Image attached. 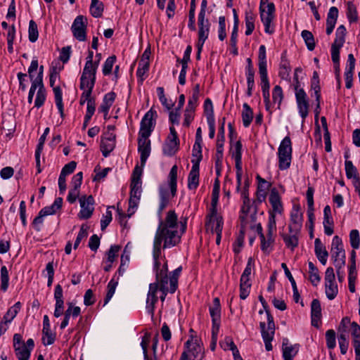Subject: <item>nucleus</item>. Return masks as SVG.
<instances>
[{"label": "nucleus", "instance_id": "nucleus-55", "mask_svg": "<svg viewBox=\"0 0 360 360\" xmlns=\"http://www.w3.org/2000/svg\"><path fill=\"white\" fill-rule=\"evenodd\" d=\"M338 343L341 353L342 354H345L347 352V349L349 347L348 336L346 332L342 331L338 335Z\"/></svg>", "mask_w": 360, "mask_h": 360}, {"label": "nucleus", "instance_id": "nucleus-23", "mask_svg": "<svg viewBox=\"0 0 360 360\" xmlns=\"http://www.w3.org/2000/svg\"><path fill=\"white\" fill-rule=\"evenodd\" d=\"M314 252L316 257L319 262L326 265L328 257V252L326 249L324 245L321 243L319 238H316L314 241Z\"/></svg>", "mask_w": 360, "mask_h": 360}, {"label": "nucleus", "instance_id": "nucleus-50", "mask_svg": "<svg viewBox=\"0 0 360 360\" xmlns=\"http://www.w3.org/2000/svg\"><path fill=\"white\" fill-rule=\"evenodd\" d=\"M260 240H261V249L265 253H270V252L273 249V245L274 243V240L266 238L265 235L264 233L260 234Z\"/></svg>", "mask_w": 360, "mask_h": 360}, {"label": "nucleus", "instance_id": "nucleus-36", "mask_svg": "<svg viewBox=\"0 0 360 360\" xmlns=\"http://www.w3.org/2000/svg\"><path fill=\"white\" fill-rule=\"evenodd\" d=\"M63 205V198H56L53 203L50 206H46L41 209L42 214H45L46 216L54 214L56 212L60 210Z\"/></svg>", "mask_w": 360, "mask_h": 360}, {"label": "nucleus", "instance_id": "nucleus-7", "mask_svg": "<svg viewBox=\"0 0 360 360\" xmlns=\"http://www.w3.org/2000/svg\"><path fill=\"white\" fill-rule=\"evenodd\" d=\"M87 19L83 15H78L74 20L71 31L73 37L79 41L86 40Z\"/></svg>", "mask_w": 360, "mask_h": 360}, {"label": "nucleus", "instance_id": "nucleus-8", "mask_svg": "<svg viewBox=\"0 0 360 360\" xmlns=\"http://www.w3.org/2000/svg\"><path fill=\"white\" fill-rule=\"evenodd\" d=\"M141 184L137 181L131 183L130 198L129 200L128 217H130L138 207L141 195Z\"/></svg>", "mask_w": 360, "mask_h": 360}, {"label": "nucleus", "instance_id": "nucleus-47", "mask_svg": "<svg viewBox=\"0 0 360 360\" xmlns=\"http://www.w3.org/2000/svg\"><path fill=\"white\" fill-rule=\"evenodd\" d=\"M346 36V28L343 25H340L335 32V39L333 44H338V46H343L345 41Z\"/></svg>", "mask_w": 360, "mask_h": 360}, {"label": "nucleus", "instance_id": "nucleus-58", "mask_svg": "<svg viewBox=\"0 0 360 360\" xmlns=\"http://www.w3.org/2000/svg\"><path fill=\"white\" fill-rule=\"evenodd\" d=\"M9 275L6 266L1 268V289L5 292L8 288Z\"/></svg>", "mask_w": 360, "mask_h": 360}, {"label": "nucleus", "instance_id": "nucleus-62", "mask_svg": "<svg viewBox=\"0 0 360 360\" xmlns=\"http://www.w3.org/2000/svg\"><path fill=\"white\" fill-rule=\"evenodd\" d=\"M349 241L353 249H358L360 246V236L359 231L353 229L349 233Z\"/></svg>", "mask_w": 360, "mask_h": 360}, {"label": "nucleus", "instance_id": "nucleus-17", "mask_svg": "<svg viewBox=\"0 0 360 360\" xmlns=\"http://www.w3.org/2000/svg\"><path fill=\"white\" fill-rule=\"evenodd\" d=\"M116 136L114 133H105V136L101 139V150L104 157H108L115 147Z\"/></svg>", "mask_w": 360, "mask_h": 360}, {"label": "nucleus", "instance_id": "nucleus-63", "mask_svg": "<svg viewBox=\"0 0 360 360\" xmlns=\"http://www.w3.org/2000/svg\"><path fill=\"white\" fill-rule=\"evenodd\" d=\"M115 61V56H111L105 60L102 70L104 75H108L111 73L112 67Z\"/></svg>", "mask_w": 360, "mask_h": 360}, {"label": "nucleus", "instance_id": "nucleus-5", "mask_svg": "<svg viewBox=\"0 0 360 360\" xmlns=\"http://www.w3.org/2000/svg\"><path fill=\"white\" fill-rule=\"evenodd\" d=\"M330 252L334 266L342 268L345 265V252L342 239L338 236L333 238Z\"/></svg>", "mask_w": 360, "mask_h": 360}, {"label": "nucleus", "instance_id": "nucleus-25", "mask_svg": "<svg viewBox=\"0 0 360 360\" xmlns=\"http://www.w3.org/2000/svg\"><path fill=\"white\" fill-rule=\"evenodd\" d=\"M209 311L212 322L217 325V322L221 321V304L218 297H215L213 300L212 304L210 307Z\"/></svg>", "mask_w": 360, "mask_h": 360}, {"label": "nucleus", "instance_id": "nucleus-6", "mask_svg": "<svg viewBox=\"0 0 360 360\" xmlns=\"http://www.w3.org/2000/svg\"><path fill=\"white\" fill-rule=\"evenodd\" d=\"M157 112L150 108L143 117L139 135L150 136L156 124Z\"/></svg>", "mask_w": 360, "mask_h": 360}, {"label": "nucleus", "instance_id": "nucleus-59", "mask_svg": "<svg viewBox=\"0 0 360 360\" xmlns=\"http://www.w3.org/2000/svg\"><path fill=\"white\" fill-rule=\"evenodd\" d=\"M29 40L31 42H35L39 37V32L37 29V25L34 20H30L29 22Z\"/></svg>", "mask_w": 360, "mask_h": 360}, {"label": "nucleus", "instance_id": "nucleus-13", "mask_svg": "<svg viewBox=\"0 0 360 360\" xmlns=\"http://www.w3.org/2000/svg\"><path fill=\"white\" fill-rule=\"evenodd\" d=\"M150 136L139 135L138 137V152L140 154L141 165H145L148 158L150 156L151 146Z\"/></svg>", "mask_w": 360, "mask_h": 360}, {"label": "nucleus", "instance_id": "nucleus-28", "mask_svg": "<svg viewBox=\"0 0 360 360\" xmlns=\"http://www.w3.org/2000/svg\"><path fill=\"white\" fill-rule=\"evenodd\" d=\"M352 335L354 338V347L356 356H360V326L356 323L351 324Z\"/></svg>", "mask_w": 360, "mask_h": 360}, {"label": "nucleus", "instance_id": "nucleus-56", "mask_svg": "<svg viewBox=\"0 0 360 360\" xmlns=\"http://www.w3.org/2000/svg\"><path fill=\"white\" fill-rule=\"evenodd\" d=\"M345 172L346 176L348 179H359L357 174L356 168L354 166L353 163L350 160H345Z\"/></svg>", "mask_w": 360, "mask_h": 360}, {"label": "nucleus", "instance_id": "nucleus-3", "mask_svg": "<svg viewBox=\"0 0 360 360\" xmlns=\"http://www.w3.org/2000/svg\"><path fill=\"white\" fill-rule=\"evenodd\" d=\"M259 300L266 311L267 318V326L266 325L265 322L262 321L259 323L262 337L264 342L266 349L267 351H271L272 350L271 341L274 339L275 333V323L274 321V317L269 311L268 304L264 297L262 295H259Z\"/></svg>", "mask_w": 360, "mask_h": 360}, {"label": "nucleus", "instance_id": "nucleus-4", "mask_svg": "<svg viewBox=\"0 0 360 360\" xmlns=\"http://www.w3.org/2000/svg\"><path fill=\"white\" fill-rule=\"evenodd\" d=\"M292 143L289 136H285L278 148V167L285 170L290 167L292 160Z\"/></svg>", "mask_w": 360, "mask_h": 360}, {"label": "nucleus", "instance_id": "nucleus-43", "mask_svg": "<svg viewBox=\"0 0 360 360\" xmlns=\"http://www.w3.org/2000/svg\"><path fill=\"white\" fill-rule=\"evenodd\" d=\"M181 267L176 268L172 272L169 277L170 293H174L178 287V278L181 272Z\"/></svg>", "mask_w": 360, "mask_h": 360}, {"label": "nucleus", "instance_id": "nucleus-12", "mask_svg": "<svg viewBox=\"0 0 360 360\" xmlns=\"http://www.w3.org/2000/svg\"><path fill=\"white\" fill-rule=\"evenodd\" d=\"M59 75L56 71L53 70L51 75H50V86L53 88V91L54 93V98H55V102L56 107L60 112V115L61 117H64V112H63V94L62 90L60 86H54V84L56 81V79L58 78Z\"/></svg>", "mask_w": 360, "mask_h": 360}, {"label": "nucleus", "instance_id": "nucleus-31", "mask_svg": "<svg viewBox=\"0 0 360 360\" xmlns=\"http://www.w3.org/2000/svg\"><path fill=\"white\" fill-rule=\"evenodd\" d=\"M241 117L243 126L246 128L248 127L253 119V111L250 105L246 103L243 105Z\"/></svg>", "mask_w": 360, "mask_h": 360}, {"label": "nucleus", "instance_id": "nucleus-38", "mask_svg": "<svg viewBox=\"0 0 360 360\" xmlns=\"http://www.w3.org/2000/svg\"><path fill=\"white\" fill-rule=\"evenodd\" d=\"M21 308V303L16 302L13 306L10 307L6 314L4 316L3 319L6 323H10L16 316Z\"/></svg>", "mask_w": 360, "mask_h": 360}, {"label": "nucleus", "instance_id": "nucleus-61", "mask_svg": "<svg viewBox=\"0 0 360 360\" xmlns=\"http://www.w3.org/2000/svg\"><path fill=\"white\" fill-rule=\"evenodd\" d=\"M204 110L207 117V122L214 120L213 105L212 101L210 98H207L205 101Z\"/></svg>", "mask_w": 360, "mask_h": 360}, {"label": "nucleus", "instance_id": "nucleus-14", "mask_svg": "<svg viewBox=\"0 0 360 360\" xmlns=\"http://www.w3.org/2000/svg\"><path fill=\"white\" fill-rule=\"evenodd\" d=\"M198 41L199 46H203L208 38L210 28V22L205 15H198Z\"/></svg>", "mask_w": 360, "mask_h": 360}, {"label": "nucleus", "instance_id": "nucleus-15", "mask_svg": "<svg viewBox=\"0 0 360 360\" xmlns=\"http://www.w3.org/2000/svg\"><path fill=\"white\" fill-rule=\"evenodd\" d=\"M302 213L300 207L294 206L290 213V223L288 226L289 232H300L302 225Z\"/></svg>", "mask_w": 360, "mask_h": 360}, {"label": "nucleus", "instance_id": "nucleus-44", "mask_svg": "<svg viewBox=\"0 0 360 360\" xmlns=\"http://www.w3.org/2000/svg\"><path fill=\"white\" fill-rule=\"evenodd\" d=\"M261 88L262 91V95L265 103L266 108L269 110L270 105V84L269 80H262Z\"/></svg>", "mask_w": 360, "mask_h": 360}, {"label": "nucleus", "instance_id": "nucleus-27", "mask_svg": "<svg viewBox=\"0 0 360 360\" xmlns=\"http://www.w3.org/2000/svg\"><path fill=\"white\" fill-rule=\"evenodd\" d=\"M266 10L265 8H262V6H259L260 11V18L262 22H271L274 19V13L275 12V6L274 4L271 2L266 5Z\"/></svg>", "mask_w": 360, "mask_h": 360}, {"label": "nucleus", "instance_id": "nucleus-35", "mask_svg": "<svg viewBox=\"0 0 360 360\" xmlns=\"http://www.w3.org/2000/svg\"><path fill=\"white\" fill-rule=\"evenodd\" d=\"M290 235L283 234V239L286 246L293 250L298 245V237L297 234L299 232H290Z\"/></svg>", "mask_w": 360, "mask_h": 360}, {"label": "nucleus", "instance_id": "nucleus-1", "mask_svg": "<svg viewBox=\"0 0 360 360\" xmlns=\"http://www.w3.org/2000/svg\"><path fill=\"white\" fill-rule=\"evenodd\" d=\"M186 229V222L178 224V217L174 210L167 213L165 220H160L153 241V259L160 258L161 247L163 249L170 248L176 245L180 241L182 234Z\"/></svg>", "mask_w": 360, "mask_h": 360}, {"label": "nucleus", "instance_id": "nucleus-16", "mask_svg": "<svg viewBox=\"0 0 360 360\" xmlns=\"http://www.w3.org/2000/svg\"><path fill=\"white\" fill-rule=\"evenodd\" d=\"M257 203L256 201H253L252 202H251L250 200L243 202V205L240 209L241 214L240 215V219L243 226L247 223L248 214H250L251 218L255 215L257 212Z\"/></svg>", "mask_w": 360, "mask_h": 360}, {"label": "nucleus", "instance_id": "nucleus-30", "mask_svg": "<svg viewBox=\"0 0 360 360\" xmlns=\"http://www.w3.org/2000/svg\"><path fill=\"white\" fill-rule=\"evenodd\" d=\"M251 283H250V278L245 276H240V297L242 300H245L250 291Z\"/></svg>", "mask_w": 360, "mask_h": 360}, {"label": "nucleus", "instance_id": "nucleus-20", "mask_svg": "<svg viewBox=\"0 0 360 360\" xmlns=\"http://www.w3.org/2000/svg\"><path fill=\"white\" fill-rule=\"evenodd\" d=\"M311 325L316 328H319L321 319V307L320 302L314 299L311 304Z\"/></svg>", "mask_w": 360, "mask_h": 360}, {"label": "nucleus", "instance_id": "nucleus-22", "mask_svg": "<svg viewBox=\"0 0 360 360\" xmlns=\"http://www.w3.org/2000/svg\"><path fill=\"white\" fill-rule=\"evenodd\" d=\"M269 200L272 207L273 212L275 213L281 214L283 208L280 195L276 188H274L271 190Z\"/></svg>", "mask_w": 360, "mask_h": 360}, {"label": "nucleus", "instance_id": "nucleus-2", "mask_svg": "<svg viewBox=\"0 0 360 360\" xmlns=\"http://www.w3.org/2000/svg\"><path fill=\"white\" fill-rule=\"evenodd\" d=\"M154 260V271H155V281L149 285V289L147 295L146 300V310L153 319L154 316L155 304L158 300L157 292L158 290L169 289L168 287V278L167 272L168 267L167 262L161 266L160 258L153 259Z\"/></svg>", "mask_w": 360, "mask_h": 360}, {"label": "nucleus", "instance_id": "nucleus-19", "mask_svg": "<svg viewBox=\"0 0 360 360\" xmlns=\"http://www.w3.org/2000/svg\"><path fill=\"white\" fill-rule=\"evenodd\" d=\"M323 224L325 234L327 236H331L334 232V221L332 217L331 208L329 205H326L323 209Z\"/></svg>", "mask_w": 360, "mask_h": 360}, {"label": "nucleus", "instance_id": "nucleus-64", "mask_svg": "<svg viewBox=\"0 0 360 360\" xmlns=\"http://www.w3.org/2000/svg\"><path fill=\"white\" fill-rule=\"evenodd\" d=\"M160 204L158 208V214L160 216L162 211L165 209L169 203V195L167 191L161 190L160 192Z\"/></svg>", "mask_w": 360, "mask_h": 360}, {"label": "nucleus", "instance_id": "nucleus-46", "mask_svg": "<svg viewBox=\"0 0 360 360\" xmlns=\"http://www.w3.org/2000/svg\"><path fill=\"white\" fill-rule=\"evenodd\" d=\"M98 67V62L87 63L86 62L82 75L96 77V73Z\"/></svg>", "mask_w": 360, "mask_h": 360}, {"label": "nucleus", "instance_id": "nucleus-9", "mask_svg": "<svg viewBox=\"0 0 360 360\" xmlns=\"http://www.w3.org/2000/svg\"><path fill=\"white\" fill-rule=\"evenodd\" d=\"M187 351L184 352L187 354V359H191L192 360H202L204 354V349L202 345L198 342L197 339L191 338L188 340L185 343Z\"/></svg>", "mask_w": 360, "mask_h": 360}, {"label": "nucleus", "instance_id": "nucleus-39", "mask_svg": "<svg viewBox=\"0 0 360 360\" xmlns=\"http://www.w3.org/2000/svg\"><path fill=\"white\" fill-rule=\"evenodd\" d=\"M308 264L309 280L313 285L316 286L321 281L319 270L311 262H309Z\"/></svg>", "mask_w": 360, "mask_h": 360}, {"label": "nucleus", "instance_id": "nucleus-33", "mask_svg": "<svg viewBox=\"0 0 360 360\" xmlns=\"http://www.w3.org/2000/svg\"><path fill=\"white\" fill-rule=\"evenodd\" d=\"M281 267L284 270V272H285V274L286 277L288 278V280L290 281H291V285H292V290H293V299H294L295 302H298L300 296V294H299V292H298V290H297V285H296L295 281L294 278L292 277L290 271H289L286 264L282 263L281 264Z\"/></svg>", "mask_w": 360, "mask_h": 360}, {"label": "nucleus", "instance_id": "nucleus-24", "mask_svg": "<svg viewBox=\"0 0 360 360\" xmlns=\"http://www.w3.org/2000/svg\"><path fill=\"white\" fill-rule=\"evenodd\" d=\"M179 139H172L167 138L163 145L162 151L164 155L167 156L174 155L179 149Z\"/></svg>", "mask_w": 360, "mask_h": 360}, {"label": "nucleus", "instance_id": "nucleus-11", "mask_svg": "<svg viewBox=\"0 0 360 360\" xmlns=\"http://www.w3.org/2000/svg\"><path fill=\"white\" fill-rule=\"evenodd\" d=\"M207 219V220L205 224L207 231L212 233L222 232L224 224L223 219L218 214L217 210H215L214 212H213V210H210Z\"/></svg>", "mask_w": 360, "mask_h": 360}, {"label": "nucleus", "instance_id": "nucleus-37", "mask_svg": "<svg viewBox=\"0 0 360 360\" xmlns=\"http://www.w3.org/2000/svg\"><path fill=\"white\" fill-rule=\"evenodd\" d=\"M255 15L251 11H247L245 12V34L247 36L250 35L255 30Z\"/></svg>", "mask_w": 360, "mask_h": 360}, {"label": "nucleus", "instance_id": "nucleus-53", "mask_svg": "<svg viewBox=\"0 0 360 360\" xmlns=\"http://www.w3.org/2000/svg\"><path fill=\"white\" fill-rule=\"evenodd\" d=\"M326 295L328 300L335 299L338 293V285L335 282L325 283Z\"/></svg>", "mask_w": 360, "mask_h": 360}, {"label": "nucleus", "instance_id": "nucleus-26", "mask_svg": "<svg viewBox=\"0 0 360 360\" xmlns=\"http://www.w3.org/2000/svg\"><path fill=\"white\" fill-rule=\"evenodd\" d=\"M115 98L116 94L113 91L106 94L103 97L102 104L99 107L98 110L103 112L105 115H108V111L110 107L112 105Z\"/></svg>", "mask_w": 360, "mask_h": 360}, {"label": "nucleus", "instance_id": "nucleus-40", "mask_svg": "<svg viewBox=\"0 0 360 360\" xmlns=\"http://www.w3.org/2000/svg\"><path fill=\"white\" fill-rule=\"evenodd\" d=\"M219 197V179H216L214 181V184L213 186L212 193V202H211V208L210 210H213V212H215L217 209L218 200Z\"/></svg>", "mask_w": 360, "mask_h": 360}, {"label": "nucleus", "instance_id": "nucleus-18", "mask_svg": "<svg viewBox=\"0 0 360 360\" xmlns=\"http://www.w3.org/2000/svg\"><path fill=\"white\" fill-rule=\"evenodd\" d=\"M258 60L259 73L261 81L269 80L266 68V47L264 45H261L259 48Z\"/></svg>", "mask_w": 360, "mask_h": 360}, {"label": "nucleus", "instance_id": "nucleus-54", "mask_svg": "<svg viewBox=\"0 0 360 360\" xmlns=\"http://www.w3.org/2000/svg\"><path fill=\"white\" fill-rule=\"evenodd\" d=\"M347 17L349 22H354L358 20L356 8L354 4L350 1L347 4Z\"/></svg>", "mask_w": 360, "mask_h": 360}, {"label": "nucleus", "instance_id": "nucleus-49", "mask_svg": "<svg viewBox=\"0 0 360 360\" xmlns=\"http://www.w3.org/2000/svg\"><path fill=\"white\" fill-rule=\"evenodd\" d=\"M118 281L112 278L107 285V294L104 300V305L107 304L115 294Z\"/></svg>", "mask_w": 360, "mask_h": 360}, {"label": "nucleus", "instance_id": "nucleus-60", "mask_svg": "<svg viewBox=\"0 0 360 360\" xmlns=\"http://www.w3.org/2000/svg\"><path fill=\"white\" fill-rule=\"evenodd\" d=\"M326 345L329 349H333L336 346L335 332L333 329L326 332Z\"/></svg>", "mask_w": 360, "mask_h": 360}, {"label": "nucleus", "instance_id": "nucleus-29", "mask_svg": "<svg viewBox=\"0 0 360 360\" xmlns=\"http://www.w3.org/2000/svg\"><path fill=\"white\" fill-rule=\"evenodd\" d=\"M283 357H294L299 350L298 345H290L288 338H284L282 342Z\"/></svg>", "mask_w": 360, "mask_h": 360}, {"label": "nucleus", "instance_id": "nucleus-41", "mask_svg": "<svg viewBox=\"0 0 360 360\" xmlns=\"http://www.w3.org/2000/svg\"><path fill=\"white\" fill-rule=\"evenodd\" d=\"M103 12V4L99 0H91L90 13L94 18H100Z\"/></svg>", "mask_w": 360, "mask_h": 360}, {"label": "nucleus", "instance_id": "nucleus-45", "mask_svg": "<svg viewBox=\"0 0 360 360\" xmlns=\"http://www.w3.org/2000/svg\"><path fill=\"white\" fill-rule=\"evenodd\" d=\"M301 36L304 39L306 46L309 51H313L315 48V40L313 34L308 30H303Z\"/></svg>", "mask_w": 360, "mask_h": 360}, {"label": "nucleus", "instance_id": "nucleus-32", "mask_svg": "<svg viewBox=\"0 0 360 360\" xmlns=\"http://www.w3.org/2000/svg\"><path fill=\"white\" fill-rule=\"evenodd\" d=\"M291 68L289 61L286 59L284 53L281 56L279 68V77L283 79H287L289 77Z\"/></svg>", "mask_w": 360, "mask_h": 360}, {"label": "nucleus", "instance_id": "nucleus-34", "mask_svg": "<svg viewBox=\"0 0 360 360\" xmlns=\"http://www.w3.org/2000/svg\"><path fill=\"white\" fill-rule=\"evenodd\" d=\"M177 172L178 167L176 165H174L169 174V184L171 189L172 195L174 197L176 193L177 188Z\"/></svg>", "mask_w": 360, "mask_h": 360}, {"label": "nucleus", "instance_id": "nucleus-52", "mask_svg": "<svg viewBox=\"0 0 360 360\" xmlns=\"http://www.w3.org/2000/svg\"><path fill=\"white\" fill-rule=\"evenodd\" d=\"M42 342L44 345H51L53 344L56 340V334L51 332L50 328L42 329Z\"/></svg>", "mask_w": 360, "mask_h": 360}, {"label": "nucleus", "instance_id": "nucleus-42", "mask_svg": "<svg viewBox=\"0 0 360 360\" xmlns=\"http://www.w3.org/2000/svg\"><path fill=\"white\" fill-rule=\"evenodd\" d=\"M95 82L96 77L82 75L80 78V89L82 90H90V91H92L95 84Z\"/></svg>", "mask_w": 360, "mask_h": 360}, {"label": "nucleus", "instance_id": "nucleus-51", "mask_svg": "<svg viewBox=\"0 0 360 360\" xmlns=\"http://www.w3.org/2000/svg\"><path fill=\"white\" fill-rule=\"evenodd\" d=\"M46 89L43 84V85H41V86L39 87V89H38V91L37 92V96H36V98L34 101V107H36L37 108H39L40 107H41L46 101Z\"/></svg>", "mask_w": 360, "mask_h": 360}, {"label": "nucleus", "instance_id": "nucleus-57", "mask_svg": "<svg viewBox=\"0 0 360 360\" xmlns=\"http://www.w3.org/2000/svg\"><path fill=\"white\" fill-rule=\"evenodd\" d=\"M276 229V220L274 214L271 213L268 224V231L265 236L266 238L272 239L275 240L274 233Z\"/></svg>", "mask_w": 360, "mask_h": 360}, {"label": "nucleus", "instance_id": "nucleus-21", "mask_svg": "<svg viewBox=\"0 0 360 360\" xmlns=\"http://www.w3.org/2000/svg\"><path fill=\"white\" fill-rule=\"evenodd\" d=\"M193 166L188 176V188L189 190H195L199 184V165L192 160Z\"/></svg>", "mask_w": 360, "mask_h": 360}, {"label": "nucleus", "instance_id": "nucleus-10", "mask_svg": "<svg viewBox=\"0 0 360 360\" xmlns=\"http://www.w3.org/2000/svg\"><path fill=\"white\" fill-rule=\"evenodd\" d=\"M81 210L78 213V217L81 219L90 218L94 210V199L92 195H82L79 199Z\"/></svg>", "mask_w": 360, "mask_h": 360}, {"label": "nucleus", "instance_id": "nucleus-48", "mask_svg": "<svg viewBox=\"0 0 360 360\" xmlns=\"http://www.w3.org/2000/svg\"><path fill=\"white\" fill-rule=\"evenodd\" d=\"M14 349L18 360H29L31 352H30V349H27L25 345L15 347Z\"/></svg>", "mask_w": 360, "mask_h": 360}]
</instances>
